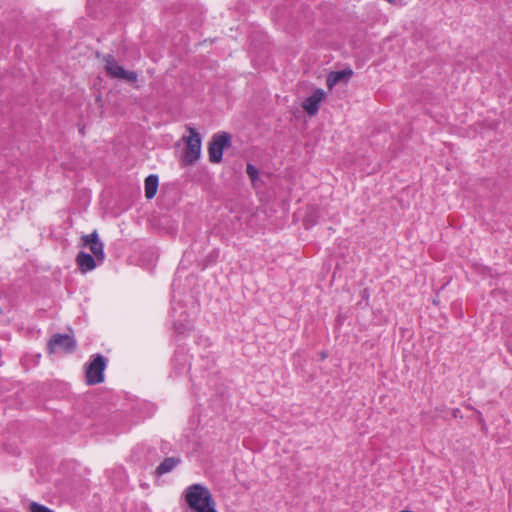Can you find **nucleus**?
I'll return each mask as SVG.
<instances>
[{"mask_svg":"<svg viewBox=\"0 0 512 512\" xmlns=\"http://www.w3.org/2000/svg\"><path fill=\"white\" fill-rule=\"evenodd\" d=\"M183 498L191 512H217L210 490L201 483L188 486L183 492Z\"/></svg>","mask_w":512,"mask_h":512,"instance_id":"nucleus-1","label":"nucleus"},{"mask_svg":"<svg viewBox=\"0 0 512 512\" xmlns=\"http://www.w3.org/2000/svg\"><path fill=\"white\" fill-rule=\"evenodd\" d=\"M107 365L108 358L103 354H92L84 365L85 383L89 386L103 383Z\"/></svg>","mask_w":512,"mask_h":512,"instance_id":"nucleus-2","label":"nucleus"},{"mask_svg":"<svg viewBox=\"0 0 512 512\" xmlns=\"http://www.w3.org/2000/svg\"><path fill=\"white\" fill-rule=\"evenodd\" d=\"M232 146V136L226 131L214 133L208 142V159L213 164H219L223 161L224 151Z\"/></svg>","mask_w":512,"mask_h":512,"instance_id":"nucleus-3","label":"nucleus"},{"mask_svg":"<svg viewBox=\"0 0 512 512\" xmlns=\"http://www.w3.org/2000/svg\"><path fill=\"white\" fill-rule=\"evenodd\" d=\"M103 61L105 62V73L108 77L111 79L124 80L132 84L135 89L140 88L139 85H135L138 82L137 72L126 70L111 54L105 55Z\"/></svg>","mask_w":512,"mask_h":512,"instance_id":"nucleus-4","label":"nucleus"},{"mask_svg":"<svg viewBox=\"0 0 512 512\" xmlns=\"http://www.w3.org/2000/svg\"><path fill=\"white\" fill-rule=\"evenodd\" d=\"M188 131L189 136L183 138L185 147L182 153V162L184 166H190L195 164L196 161H198L201 156V134L195 128L192 127H189Z\"/></svg>","mask_w":512,"mask_h":512,"instance_id":"nucleus-5","label":"nucleus"},{"mask_svg":"<svg viewBox=\"0 0 512 512\" xmlns=\"http://www.w3.org/2000/svg\"><path fill=\"white\" fill-rule=\"evenodd\" d=\"M56 348L62 349L66 354L75 352L77 348V342L75 338L70 334L56 333L51 336L47 343V351L49 354L56 352Z\"/></svg>","mask_w":512,"mask_h":512,"instance_id":"nucleus-6","label":"nucleus"},{"mask_svg":"<svg viewBox=\"0 0 512 512\" xmlns=\"http://www.w3.org/2000/svg\"><path fill=\"white\" fill-rule=\"evenodd\" d=\"M80 246L88 248L91 254L95 255L99 263L105 260L104 243L101 241L97 230H93L90 234H84L80 238Z\"/></svg>","mask_w":512,"mask_h":512,"instance_id":"nucleus-7","label":"nucleus"},{"mask_svg":"<svg viewBox=\"0 0 512 512\" xmlns=\"http://www.w3.org/2000/svg\"><path fill=\"white\" fill-rule=\"evenodd\" d=\"M326 97L327 93L322 88H316L310 96L302 101L301 107L309 117H313L318 114L320 105Z\"/></svg>","mask_w":512,"mask_h":512,"instance_id":"nucleus-8","label":"nucleus"},{"mask_svg":"<svg viewBox=\"0 0 512 512\" xmlns=\"http://www.w3.org/2000/svg\"><path fill=\"white\" fill-rule=\"evenodd\" d=\"M75 262L78 269L83 274L94 270L98 265L102 264L99 263V260L95 255L87 253L85 251L78 252L75 258Z\"/></svg>","mask_w":512,"mask_h":512,"instance_id":"nucleus-9","label":"nucleus"},{"mask_svg":"<svg viewBox=\"0 0 512 512\" xmlns=\"http://www.w3.org/2000/svg\"><path fill=\"white\" fill-rule=\"evenodd\" d=\"M354 72L350 67H346L341 70H335L329 72L326 78V85L328 89L332 90L334 86L339 83H348L353 77Z\"/></svg>","mask_w":512,"mask_h":512,"instance_id":"nucleus-10","label":"nucleus"},{"mask_svg":"<svg viewBox=\"0 0 512 512\" xmlns=\"http://www.w3.org/2000/svg\"><path fill=\"white\" fill-rule=\"evenodd\" d=\"M159 187V177L157 174H149L144 180V192L147 200L155 197Z\"/></svg>","mask_w":512,"mask_h":512,"instance_id":"nucleus-11","label":"nucleus"},{"mask_svg":"<svg viewBox=\"0 0 512 512\" xmlns=\"http://www.w3.org/2000/svg\"><path fill=\"white\" fill-rule=\"evenodd\" d=\"M181 463L180 457H166L155 470L157 476H162L171 472L177 465Z\"/></svg>","mask_w":512,"mask_h":512,"instance_id":"nucleus-12","label":"nucleus"},{"mask_svg":"<svg viewBox=\"0 0 512 512\" xmlns=\"http://www.w3.org/2000/svg\"><path fill=\"white\" fill-rule=\"evenodd\" d=\"M246 174L251 181V185L254 189L261 188L264 186V181L260 178V170L252 163L246 164Z\"/></svg>","mask_w":512,"mask_h":512,"instance_id":"nucleus-13","label":"nucleus"},{"mask_svg":"<svg viewBox=\"0 0 512 512\" xmlns=\"http://www.w3.org/2000/svg\"><path fill=\"white\" fill-rule=\"evenodd\" d=\"M220 251L217 248L212 249L199 263L201 270L215 265L218 262Z\"/></svg>","mask_w":512,"mask_h":512,"instance_id":"nucleus-14","label":"nucleus"},{"mask_svg":"<svg viewBox=\"0 0 512 512\" xmlns=\"http://www.w3.org/2000/svg\"><path fill=\"white\" fill-rule=\"evenodd\" d=\"M174 332L177 336L186 337L191 332V325L188 321L178 320L173 324Z\"/></svg>","mask_w":512,"mask_h":512,"instance_id":"nucleus-15","label":"nucleus"},{"mask_svg":"<svg viewBox=\"0 0 512 512\" xmlns=\"http://www.w3.org/2000/svg\"><path fill=\"white\" fill-rule=\"evenodd\" d=\"M28 511L29 512H55L51 508H49L43 504H40L38 502H34V501L29 504Z\"/></svg>","mask_w":512,"mask_h":512,"instance_id":"nucleus-16","label":"nucleus"},{"mask_svg":"<svg viewBox=\"0 0 512 512\" xmlns=\"http://www.w3.org/2000/svg\"><path fill=\"white\" fill-rule=\"evenodd\" d=\"M369 299L370 289L366 287L361 291V300L357 303V305L360 306L361 308H366L367 306H369Z\"/></svg>","mask_w":512,"mask_h":512,"instance_id":"nucleus-17","label":"nucleus"},{"mask_svg":"<svg viewBox=\"0 0 512 512\" xmlns=\"http://www.w3.org/2000/svg\"><path fill=\"white\" fill-rule=\"evenodd\" d=\"M475 414H476V419H477V422L478 424H483L484 425V417H483V414L480 410H475Z\"/></svg>","mask_w":512,"mask_h":512,"instance_id":"nucleus-18","label":"nucleus"},{"mask_svg":"<svg viewBox=\"0 0 512 512\" xmlns=\"http://www.w3.org/2000/svg\"><path fill=\"white\" fill-rule=\"evenodd\" d=\"M452 416L455 418V419H462L463 418V415H462V412L459 408H454L452 409Z\"/></svg>","mask_w":512,"mask_h":512,"instance_id":"nucleus-19","label":"nucleus"},{"mask_svg":"<svg viewBox=\"0 0 512 512\" xmlns=\"http://www.w3.org/2000/svg\"><path fill=\"white\" fill-rule=\"evenodd\" d=\"M320 360H325L328 357V351L322 350L319 352Z\"/></svg>","mask_w":512,"mask_h":512,"instance_id":"nucleus-20","label":"nucleus"},{"mask_svg":"<svg viewBox=\"0 0 512 512\" xmlns=\"http://www.w3.org/2000/svg\"><path fill=\"white\" fill-rule=\"evenodd\" d=\"M481 426V431L484 432V433H487L488 432V426L486 424V421H484V425L483 424H479Z\"/></svg>","mask_w":512,"mask_h":512,"instance_id":"nucleus-21","label":"nucleus"},{"mask_svg":"<svg viewBox=\"0 0 512 512\" xmlns=\"http://www.w3.org/2000/svg\"><path fill=\"white\" fill-rule=\"evenodd\" d=\"M464 407H465L466 409H468V410H472V411H474V412H475V410H477L476 408H474V407H473L472 405H470V404H465V405H464Z\"/></svg>","mask_w":512,"mask_h":512,"instance_id":"nucleus-22","label":"nucleus"},{"mask_svg":"<svg viewBox=\"0 0 512 512\" xmlns=\"http://www.w3.org/2000/svg\"><path fill=\"white\" fill-rule=\"evenodd\" d=\"M432 302H433L434 305H438L439 304V299L438 298H434Z\"/></svg>","mask_w":512,"mask_h":512,"instance_id":"nucleus-23","label":"nucleus"},{"mask_svg":"<svg viewBox=\"0 0 512 512\" xmlns=\"http://www.w3.org/2000/svg\"><path fill=\"white\" fill-rule=\"evenodd\" d=\"M304 225H305L306 228H308V219L304 220Z\"/></svg>","mask_w":512,"mask_h":512,"instance_id":"nucleus-24","label":"nucleus"},{"mask_svg":"<svg viewBox=\"0 0 512 512\" xmlns=\"http://www.w3.org/2000/svg\"><path fill=\"white\" fill-rule=\"evenodd\" d=\"M2 313H3V311H2V309L0 308V315H2Z\"/></svg>","mask_w":512,"mask_h":512,"instance_id":"nucleus-25","label":"nucleus"}]
</instances>
